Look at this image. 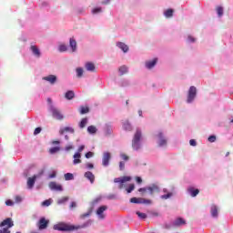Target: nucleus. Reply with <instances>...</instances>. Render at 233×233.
<instances>
[{
    "mask_svg": "<svg viewBox=\"0 0 233 233\" xmlns=\"http://www.w3.org/2000/svg\"><path fill=\"white\" fill-rule=\"evenodd\" d=\"M69 198L68 197H64L62 198H59L57 200V205H65V203H66V201H68Z\"/></svg>",
    "mask_w": 233,
    "mask_h": 233,
    "instance_id": "obj_40",
    "label": "nucleus"
},
{
    "mask_svg": "<svg viewBox=\"0 0 233 233\" xmlns=\"http://www.w3.org/2000/svg\"><path fill=\"white\" fill-rule=\"evenodd\" d=\"M42 79L43 81H47V83H50V85H56V83L57 82V76H56L55 75L44 76Z\"/></svg>",
    "mask_w": 233,
    "mask_h": 233,
    "instance_id": "obj_16",
    "label": "nucleus"
},
{
    "mask_svg": "<svg viewBox=\"0 0 233 233\" xmlns=\"http://www.w3.org/2000/svg\"><path fill=\"white\" fill-rule=\"evenodd\" d=\"M92 223H94L92 219H88L84 224L78 226L60 222L54 225L53 228L54 230H58L59 232H72V230H79V228H88V227L92 226Z\"/></svg>",
    "mask_w": 233,
    "mask_h": 233,
    "instance_id": "obj_1",
    "label": "nucleus"
},
{
    "mask_svg": "<svg viewBox=\"0 0 233 233\" xmlns=\"http://www.w3.org/2000/svg\"><path fill=\"white\" fill-rule=\"evenodd\" d=\"M120 157H121V159H123L124 161H128V159H129L128 156H127V155L124 154V153H121V154H120Z\"/></svg>",
    "mask_w": 233,
    "mask_h": 233,
    "instance_id": "obj_51",
    "label": "nucleus"
},
{
    "mask_svg": "<svg viewBox=\"0 0 233 233\" xmlns=\"http://www.w3.org/2000/svg\"><path fill=\"white\" fill-rule=\"evenodd\" d=\"M92 214V209H89L86 213H84L80 216V219H85V218H90Z\"/></svg>",
    "mask_w": 233,
    "mask_h": 233,
    "instance_id": "obj_44",
    "label": "nucleus"
},
{
    "mask_svg": "<svg viewBox=\"0 0 233 233\" xmlns=\"http://www.w3.org/2000/svg\"><path fill=\"white\" fill-rule=\"evenodd\" d=\"M116 46H117V48L122 50V52H124V54H127V52H128V50H129L128 46L123 42H116Z\"/></svg>",
    "mask_w": 233,
    "mask_h": 233,
    "instance_id": "obj_21",
    "label": "nucleus"
},
{
    "mask_svg": "<svg viewBox=\"0 0 233 233\" xmlns=\"http://www.w3.org/2000/svg\"><path fill=\"white\" fill-rule=\"evenodd\" d=\"M187 225V221L183 218H177L173 222H171V227H181Z\"/></svg>",
    "mask_w": 233,
    "mask_h": 233,
    "instance_id": "obj_17",
    "label": "nucleus"
},
{
    "mask_svg": "<svg viewBox=\"0 0 233 233\" xmlns=\"http://www.w3.org/2000/svg\"><path fill=\"white\" fill-rule=\"evenodd\" d=\"M103 12V8L101 7H95L92 9L91 14H93V15H96L97 14H101Z\"/></svg>",
    "mask_w": 233,
    "mask_h": 233,
    "instance_id": "obj_36",
    "label": "nucleus"
},
{
    "mask_svg": "<svg viewBox=\"0 0 233 233\" xmlns=\"http://www.w3.org/2000/svg\"><path fill=\"white\" fill-rule=\"evenodd\" d=\"M57 177V172L56 170L52 171L49 175H48V179H54Z\"/></svg>",
    "mask_w": 233,
    "mask_h": 233,
    "instance_id": "obj_46",
    "label": "nucleus"
},
{
    "mask_svg": "<svg viewBox=\"0 0 233 233\" xmlns=\"http://www.w3.org/2000/svg\"><path fill=\"white\" fill-rule=\"evenodd\" d=\"M198 96V88L196 86H191L187 92V103L190 105L191 103H194V99H196V96Z\"/></svg>",
    "mask_w": 233,
    "mask_h": 233,
    "instance_id": "obj_6",
    "label": "nucleus"
},
{
    "mask_svg": "<svg viewBox=\"0 0 233 233\" xmlns=\"http://www.w3.org/2000/svg\"><path fill=\"white\" fill-rule=\"evenodd\" d=\"M217 14H218V17H223V14H224L223 6L217 7Z\"/></svg>",
    "mask_w": 233,
    "mask_h": 233,
    "instance_id": "obj_41",
    "label": "nucleus"
},
{
    "mask_svg": "<svg viewBox=\"0 0 233 233\" xmlns=\"http://www.w3.org/2000/svg\"><path fill=\"white\" fill-rule=\"evenodd\" d=\"M157 137V143L160 148L167 147L168 143V138H167V136H165V133H163L162 131H158Z\"/></svg>",
    "mask_w": 233,
    "mask_h": 233,
    "instance_id": "obj_5",
    "label": "nucleus"
},
{
    "mask_svg": "<svg viewBox=\"0 0 233 233\" xmlns=\"http://www.w3.org/2000/svg\"><path fill=\"white\" fill-rule=\"evenodd\" d=\"M130 203H135L137 205H150L152 200L135 197L130 198Z\"/></svg>",
    "mask_w": 233,
    "mask_h": 233,
    "instance_id": "obj_9",
    "label": "nucleus"
},
{
    "mask_svg": "<svg viewBox=\"0 0 233 233\" xmlns=\"http://www.w3.org/2000/svg\"><path fill=\"white\" fill-rule=\"evenodd\" d=\"M48 223H50V221L46 220L45 217H42L37 222V228H39V230H45L48 228Z\"/></svg>",
    "mask_w": 233,
    "mask_h": 233,
    "instance_id": "obj_10",
    "label": "nucleus"
},
{
    "mask_svg": "<svg viewBox=\"0 0 233 233\" xmlns=\"http://www.w3.org/2000/svg\"><path fill=\"white\" fill-rule=\"evenodd\" d=\"M86 168H87L88 170H92V168H94V164L92 163H87L86 165Z\"/></svg>",
    "mask_w": 233,
    "mask_h": 233,
    "instance_id": "obj_56",
    "label": "nucleus"
},
{
    "mask_svg": "<svg viewBox=\"0 0 233 233\" xmlns=\"http://www.w3.org/2000/svg\"><path fill=\"white\" fill-rule=\"evenodd\" d=\"M101 201V198H97L93 201V205H97V203Z\"/></svg>",
    "mask_w": 233,
    "mask_h": 233,
    "instance_id": "obj_60",
    "label": "nucleus"
},
{
    "mask_svg": "<svg viewBox=\"0 0 233 233\" xmlns=\"http://www.w3.org/2000/svg\"><path fill=\"white\" fill-rule=\"evenodd\" d=\"M162 191L164 192L165 195H161L160 199H170V198L174 196V193L169 192L167 187H164Z\"/></svg>",
    "mask_w": 233,
    "mask_h": 233,
    "instance_id": "obj_20",
    "label": "nucleus"
},
{
    "mask_svg": "<svg viewBox=\"0 0 233 233\" xmlns=\"http://www.w3.org/2000/svg\"><path fill=\"white\" fill-rule=\"evenodd\" d=\"M119 170L121 171L125 170V162L123 161L119 162Z\"/></svg>",
    "mask_w": 233,
    "mask_h": 233,
    "instance_id": "obj_55",
    "label": "nucleus"
},
{
    "mask_svg": "<svg viewBox=\"0 0 233 233\" xmlns=\"http://www.w3.org/2000/svg\"><path fill=\"white\" fill-rule=\"evenodd\" d=\"M210 213H211V218H214L215 219H218L219 214L218 212V206L212 205L210 207Z\"/></svg>",
    "mask_w": 233,
    "mask_h": 233,
    "instance_id": "obj_22",
    "label": "nucleus"
},
{
    "mask_svg": "<svg viewBox=\"0 0 233 233\" xmlns=\"http://www.w3.org/2000/svg\"><path fill=\"white\" fill-rule=\"evenodd\" d=\"M156 65H157V58H154L152 60L146 61V63H145V66H146V68H147V70H152V68H154V66H156Z\"/></svg>",
    "mask_w": 233,
    "mask_h": 233,
    "instance_id": "obj_18",
    "label": "nucleus"
},
{
    "mask_svg": "<svg viewBox=\"0 0 233 233\" xmlns=\"http://www.w3.org/2000/svg\"><path fill=\"white\" fill-rule=\"evenodd\" d=\"M187 42L188 43H196V39L192 35L187 36Z\"/></svg>",
    "mask_w": 233,
    "mask_h": 233,
    "instance_id": "obj_52",
    "label": "nucleus"
},
{
    "mask_svg": "<svg viewBox=\"0 0 233 233\" xmlns=\"http://www.w3.org/2000/svg\"><path fill=\"white\" fill-rule=\"evenodd\" d=\"M77 207V204L76 202H71L70 208H76Z\"/></svg>",
    "mask_w": 233,
    "mask_h": 233,
    "instance_id": "obj_62",
    "label": "nucleus"
},
{
    "mask_svg": "<svg viewBox=\"0 0 233 233\" xmlns=\"http://www.w3.org/2000/svg\"><path fill=\"white\" fill-rule=\"evenodd\" d=\"M48 187L50 190H53L55 192H63V186L57 185L56 182H49Z\"/></svg>",
    "mask_w": 233,
    "mask_h": 233,
    "instance_id": "obj_13",
    "label": "nucleus"
},
{
    "mask_svg": "<svg viewBox=\"0 0 233 233\" xmlns=\"http://www.w3.org/2000/svg\"><path fill=\"white\" fill-rule=\"evenodd\" d=\"M60 148L59 147H51L49 152L50 154H56V152H59Z\"/></svg>",
    "mask_w": 233,
    "mask_h": 233,
    "instance_id": "obj_48",
    "label": "nucleus"
},
{
    "mask_svg": "<svg viewBox=\"0 0 233 233\" xmlns=\"http://www.w3.org/2000/svg\"><path fill=\"white\" fill-rule=\"evenodd\" d=\"M108 210V207L107 206H100L97 209H96V216L99 219H105V211Z\"/></svg>",
    "mask_w": 233,
    "mask_h": 233,
    "instance_id": "obj_12",
    "label": "nucleus"
},
{
    "mask_svg": "<svg viewBox=\"0 0 233 233\" xmlns=\"http://www.w3.org/2000/svg\"><path fill=\"white\" fill-rule=\"evenodd\" d=\"M30 50L35 57H41V50L36 46H31Z\"/></svg>",
    "mask_w": 233,
    "mask_h": 233,
    "instance_id": "obj_26",
    "label": "nucleus"
},
{
    "mask_svg": "<svg viewBox=\"0 0 233 233\" xmlns=\"http://www.w3.org/2000/svg\"><path fill=\"white\" fill-rule=\"evenodd\" d=\"M147 191L149 192V194H154V192H159V186L152 184L151 186L147 187Z\"/></svg>",
    "mask_w": 233,
    "mask_h": 233,
    "instance_id": "obj_24",
    "label": "nucleus"
},
{
    "mask_svg": "<svg viewBox=\"0 0 233 233\" xmlns=\"http://www.w3.org/2000/svg\"><path fill=\"white\" fill-rule=\"evenodd\" d=\"M136 181L138 185H141V183H143V178H141V177H137Z\"/></svg>",
    "mask_w": 233,
    "mask_h": 233,
    "instance_id": "obj_58",
    "label": "nucleus"
},
{
    "mask_svg": "<svg viewBox=\"0 0 233 233\" xmlns=\"http://www.w3.org/2000/svg\"><path fill=\"white\" fill-rule=\"evenodd\" d=\"M76 77H83V67H77L76 69Z\"/></svg>",
    "mask_w": 233,
    "mask_h": 233,
    "instance_id": "obj_42",
    "label": "nucleus"
},
{
    "mask_svg": "<svg viewBox=\"0 0 233 233\" xmlns=\"http://www.w3.org/2000/svg\"><path fill=\"white\" fill-rule=\"evenodd\" d=\"M43 174H45V170H42L37 175H34L33 177H28L27 188H29V190H32V188H34V186L35 185V179H37V177H41Z\"/></svg>",
    "mask_w": 233,
    "mask_h": 233,
    "instance_id": "obj_7",
    "label": "nucleus"
},
{
    "mask_svg": "<svg viewBox=\"0 0 233 233\" xmlns=\"http://www.w3.org/2000/svg\"><path fill=\"white\" fill-rule=\"evenodd\" d=\"M66 99H67L68 101L74 99V97H76V93H74V91L69 90L67 92H66L65 95Z\"/></svg>",
    "mask_w": 233,
    "mask_h": 233,
    "instance_id": "obj_30",
    "label": "nucleus"
},
{
    "mask_svg": "<svg viewBox=\"0 0 233 233\" xmlns=\"http://www.w3.org/2000/svg\"><path fill=\"white\" fill-rule=\"evenodd\" d=\"M64 177H65L66 181H72L74 179V174H72V173H66L64 175Z\"/></svg>",
    "mask_w": 233,
    "mask_h": 233,
    "instance_id": "obj_39",
    "label": "nucleus"
},
{
    "mask_svg": "<svg viewBox=\"0 0 233 233\" xmlns=\"http://www.w3.org/2000/svg\"><path fill=\"white\" fill-rule=\"evenodd\" d=\"M110 3V0H104L102 2V5H108Z\"/></svg>",
    "mask_w": 233,
    "mask_h": 233,
    "instance_id": "obj_64",
    "label": "nucleus"
},
{
    "mask_svg": "<svg viewBox=\"0 0 233 233\" xmlns=\"http://www.w3.org/2000/svg\"><path fill=\"white\" fill-rule=\"evenodd\" d=\"M118 72L120 76H125V74H128V66H127L126 65L120 66L118 68Z\"/></svg>",
    "mask_w": 233,
    "mask_h": 233,
    "instance_id": "obj_32",
    "label": "nucleus"
},
{
    "mask_svg": "<svg viewBox=\"0 0 233 233\" xmlns=\"http://www.w3.org/2000/svg\"><path fill=\"white\" fill-rule=\"evenodd\" d=\"M130 86V81L127 79H123L119 82V86Z\"/></svg>",
    "mask_w": 233,
    "mask_h": 233,
    "instance_id": "obj_37",
    "label": "nucleus"
},
{
    "mask_svg": "<svg viewBox=\"0 0 233 233\" xmlns=\"http://www.w3.org/2000/svg\"><path fill=\"white\" fill-rule=\"evenodd\" d=\"M52 205V199H46L42 202V207H50Z\"/></svg>",
    "mask_w": 233,
    "mask_h": 233,
    "instance_id": "obj_45",
    "label": "nucleus"
},
{
    "mask_svg": "<svg viewBox=\"0 0 233 233\" xmlns=\"http://www.w3.org/2000/svg\"><path fill=\"white\" fill-rule=\"evenodd\" d=\"M187 192L191 198H196L199 194V189L194 187H187Z\"/></svg>",
    "mask_w": 233,
    "mask_h": 233,
    "instance_id": "obj_19",
    "label": "nucleus"
},
{
    "mask_svg": "<svg viewBox=\"0 0 233 233\" xmlns=\"http://www.w3.org/2000/svg\"><path fill=\"white\" fill-rule=\"evenodd\" d=\"M85 150V145L78 147L77 152L73 156V165H79L81 163V152Z\"/></svg>",
    "mask_w": 233,
    "mask_h": 233,
    "instance_id": "obj_8",
    "label": "nucleus"
},
{
    "mask_svg": "<svg viewBox=\"0 0 233 233\" xmlns=\"http://www.w3.org/2000/svg\"><path fill=\"white\" fill-rule=\"evenodd\" d=\"M66 50H68V46L66 45L63 44L58 46V52L63 53V52H66Z\"/></svg>",
    "mask_w": 233,
    "mask_h": 233,
    "instance_id": "obj_43",
    "label": "nucleus"
},
{
    "mask_svg": "<svg viewBox=\"0 0 233 233\" xmlns=\"http://www.w3.org/2000/svg\"><path fill=\"white\" fill-rule=\"evenodd\" d=\"M136 188V186L134 184H130L129 187L126 189L127 194H131L132 191Z\"/></svg>",
    "mask_w": 233,
    "mask_h": 233,
    "instance_id": "obj_47",
    "label": "nucleus"
},
{
    "mask_svg": "<svg viewBox=\"0 0 233 233\" xmlns=\"http://www.w3.org/2000/svg\"><path fill=\"white\" fill-rule=\"evenodd\" d=\"M5 205H6L7 207H14V201H12L11 199H7V200L5 201Z\"/></svg>",
    "mask_w": 233,
    "mask_h": 233,
    "instance_id": "obj_53",
    "label": "nucleus"
},
{
    "mask_svg": "<svg viewBox=\"0 0 233 233\" xmlns=\"http://www.w3.org/2000/svg\"><path fill=\"white\" fill-rule=\"evenodd\" d=\"M85 68L87 72H96V65L92 62H86L85 64Z\"/></svg>",
    "mask_w": 233,
    "mask_h": 233,
    "instance_id": "obj_27",
    "label": "nucleus"
},
{
    "mask_svg": "<svg viewBox=\"0 0 233 233\" xmlns=\"http://www.w3.org/2000/svg\"><path fill=\"white\" fill-rule=\"evenodd\" d=\"M136 214L139 219H147V218H148V216L146 213H142L140 211H136Z\"/></svg>",
    "mask_w": 233,
    "mask_h": 233,
    "instance_id": "obj_35",
    "label": "nucleus"
},
{
    "mask_svg": "<svg viewBox=\"0 0 233 233\" xmlns=\"http://www.w3.org/2000/svg\"><path fill=\"white\" fill-rule=\"evenodd\" d=\"M87 132L91 136H94L95 134H97V127H96L95 126H89L87 127Z\"/></svg>",
    "mask_w": 233,
    "mask_h": 233,
    "instance_id": "obj_33",
    "label": "nucleus"
},
{
    "mask_svg": "<svg viewBox=\"0 0 233 233\" xmlns=\"http://www.w3.org/2000/svg\"><path fill=\"white\" fill-rule=\"evenodd\" d=\"M189 145H190L191 147H196V145H198V143L196 142L195 139H190V140H189Z\"/></svg>",
    "mask_w": 233,
    "mask_h": 233,
    "instance_id": "obj_57",
    "label": "nucleus"
},
{
    "mask_svg": "<svg viewBox=\"0 0 233 233\" xmlns=\"http://www.w3.org/2000/svg\"><path fill=\"white\" fill-rule=\"evenodd\" d=\"M43 129L41 127H36L34 131V136H37V134H41Z\"/></svg>",
    "mask_w": 233,
    "mask_h": 233,
    "instance_id": "obj_54",
    "label": "nucleus"
},
{
    "mask_svg": "<svg viewBox=\"0 0 233 233\" xmlns=\"http://www.w3.org/2000/svg\"><path fill=\"white\" fill-rule=\"evenodd\" d=\"M87 124H88V118L86 117L82 118V120L79 123V128H85V127H86Z\"/></svg>",
    "mask_w": 233,
    "mask_h": 233,
    "instance_id": "obj_34",
    "label": "nucleus"
},
{
    "mask_svg": "<svg viewBox=\"0 0 233 233\" xmlns=\"http://www.w3.org/2000/svg\"><path fill=\"white\" fill-rule=\"evenodd\" d=\"M14 227V221L10 218H5L0 223V233H10V229Z\"/></svg>",
    "mask_w": 233,
    "mask_h": 233,
    "instance_id": "obj_4",
    "label": "nucleus"
},
{
    "mask_svg": "<svg viewBox=\"0 0 233 233\" xmlns=\"http://www.w3.org/2000/svg\"><path fill=\"white\" fill-rule=\"evenodd\" d=\"M15 203H21V201H23V198L19 196H16L15 198Z\"/></svg>",
    "mask_w": 233,
    "mask_h": 233,
    "instance_id": "obj_59",
    "label": "nucleus"
},
{
    "mask_svg": "<svg viewBox=\"0 0 233 233\" xmlns=\"http://www.w3.org/2000/svg\"><path fill=\"white\" fill-rule=\"evenodd\" d=\"M113 132H114V126H112V124L107 123L104 126L105 136H112Z\"/></svg>",
    "mask_w": 233,
    "mask_h": 233,
    "instance_id": "obj_14",
    "label": "nucleus"
},
{
    "mask_svg": "<svg viewBox=\"0 0 233 233\" xmlns=\"http://www.w3.org/2000/svg\"><path fill=\"white\" fill-rule=\"evenodd\" d=\"M49 106H48V112H50L52 117L54 119H56L57 121H62V119H65V116L61 113L59 108L56 107V106L52 105V99H47Z\"/></svg>",
    "mask_w": 233,
    "mask_h": 233,
    "instance_id": "obj_2",
    "label": "nucleus"
},
{
    "mask_svg": "<svg viewBox=\"0 0 233 233\" xmlns=\"http://www.w3.org/2000/svg\"><path fill=\"white\" fill-rule=\"evenodd\" d=\"M208 141H209V143H215L216 142V136L211 135L208 137Z\"/></svg>",
    "mask_w": 233,
    "mask_h": 233,
    "instance_id": "obj_49",
    "label": "nucleus"
},
{
    "mask_svg": "<svg viewBox=\"0 0 233 233\" xmlns=\"http://www.w3.org/2000/svg\"><path fill=\"white\" fill-rule=\"evenodd\" d=\"M141 137H143V134L139 128H137L132 139V148L135 152H137L141 148Z\"/></svg>",
    "mask_w": 233,
    "mask_h": 233,
    "instance_id": "obj_3",
    "label": "nucleus"
},
{
    "mask_svg": "<svg viewBox=\"0 0 233 233\" xmlns=\"http://www.w3.org/2000/svg\"><path fill=\"white\" fill-rule=\"evenodd\" d=\"M147 187H140L138 189V192H147Z\"/></svg>",
    "mask_w": 233,
    "mask_h": 233,
    "instance_id": "obj_63",
    "label": "nucleus"
},
{
    "mask_svg": "<svg viewBox=\"0 0 233 233\" xmlns=\"http://www.w3.org/2000/svg\"><path fill=\"white\" fill-rule=\"evenodd\" d=\"M123 129L126 130V132H131L132 130V124L128 120H126L123 122Z\"/></svg>",
    "mask_w": 233,
    "mask_h": 233,
    "instance_id": "obj_28",
    "label": "nucleus"
},
{
    "mask_svg": "<svg viewBox=\"0 0 233 233\" xmlns=\"http://www.w3.org/2000/svg\"><path fill=\"white\" fill-rule=\"evenodd\" d=\"M85 156L86 159H90V157H94V153L92 151H88Z\"/></svg>",
    "mask_w": 233,
    "mask_h": 233,
    "instance_id": "obj_50",
    "label": "nucleus"
},
{
    "mask_svg": "<svg viewBox=\"0 0 233 233\" xmlns=\"http://www.w3.org/2000/svg\"><path fill=\"white\" fill-rule=\"evenodd\" d=\"M65 132H69L70 134H74L75 130L73 129V127H63L59 130L60 136H63Z\"/></svg>",
    "mask_w": 233,
    "mask_h": 233,
    "instance_id": "obj_29",
    "label": "nucleus"
},
{
    "mask_svg": "<svg viewBox=\"0 0 233 233\" xmlns=\"http://www.w3.org/2000/svg\"><path fill=\"white\" fill-rule=\"evenodd\" d=\"M164 15L167 17V19H170V17L174 16V9L169 8L164 11Z\"/></svg>",
    "mask_w": 233,
    "mask_h": 233,
    "instance_id": "obj_31",
    "label": "nucleus"
},
{
    "mask_svg": "<svg viewBox=\"0 0 233 233\" xmlns=\"http://www.w3.org/2000/svg\"><path fill=\"white\" fill-rule=\"evenodd\" d=\"M112 156L110 155V152H104L102 157V165L104 167H108L110 165V159Z\"/></svg>",
    "mask_w": 233,
    "mask_h": 233,
    "instance_id": "obj_11",
    "label": "nucleus"
},
{
    "mask_svg": "<svg viewBox=\"0 0 233 233\" xmlns=\"http://www.w3.org/2000/svg\"><path fill=\"white\" fill-rule=\"evenodd\" d=\"M132 177H116L114 179V183H127V181H131Z\"/></svg>",
    "mask_w": 233,
    "mask_h": 233,
    "instance_id": "obj_25",
    "label": "nucleus"
},
{
    "mask_svg": "<svg viewBox=\"0 0 233 233\" xmlns=\"http://www.w3.org/2000/svg\"><path fill=\"white\" fill-rule=\"evenodd\" d=\"M84 177H86V179H87V181H89L91 185H94V182L96 181V176L94 175V173H92V171H86L84 174Z\"/></svg>",
    "mask_w": 233,
    "mask_h": 233,
    "instance_id": "obj_15",
    "label": "nucleus"
},
{
    "mask_svg": "<svg viewBox=\"0 0 233 233\" xmlns=\"http://www.w3.org/2000/svg\"><path fill=\"white\" fill-rule=\"evenodd\" d=\"M90 112V108L88 106H81L80 107V114L83 116L85 114H88Z\"/></svg>",
    "mask_w": 233,
    "mask_h": 233,
    "instance_id": "obj_38",
    "label": "nucleus"
},
{
    "mask_svg": "<svg viewBox=\"0 0 233 233\" xmlns=\"http://www.w3.org/2000/svg\"><path fill=\"white\" fill-rule=\"evenodd\" d=\"M72 148H74L73 146H67V147H66L65 150H66V152H68V151L72 150Z\"/></svg>",
    "mask_w": 233,
    "mask_h": 233,
    "instance_id": "obj_61",
    "label": "nucleus"
},
{
    "mask_svg": "<svg viewBox=\"0 0 233 233\" xmlns=\"http://www.w3.org/2000/svg\"><path fill=\"white\" fill-rule=\"evenodd\" d=\"M69 46L72 52H77V41H76L74 37L69 39Z\"/></svg>",
    "mask_w": 233,
    "mask_h": 233,
    "instance_id": "obj_23",
    "label": "nucleus"
}]
</instances>
